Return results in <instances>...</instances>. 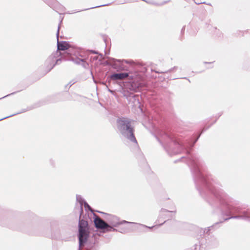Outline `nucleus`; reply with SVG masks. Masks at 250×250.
<instances>
[{"instance_id": "nucleus-1", "label": "nucleus", "mask_w": 250, "mask_h": 250, "mask_svg": "<svg viewBox=\"0 0 250 250\" xmlns=\"http://www.w3.org/2000/svg\"><path fill=\"white\" fill-rule=\"evenodd\" d=\"M209 205L216 211L228 216L224 221L237 219L250 222V208H246L239 201L229 195L211 175H209Z\"/></svg>"}, {"instance_id": "nucleus-2", "label": "nucleus", "mask_w": 250, "mask_h": 250, "mask_svg": "<svg viewBox=\"0 0 250 250\" xmlns=\"http://www.w3.org/2000/svg\"><path fill=\"white\" fill-rule=\"evenodd\" d=\"M110 77L112 80H123L128 78L130 81L126 83L122 90L123 96L127 99L129 97L135 98L136 96L133 95V93L140 90L146 85L142 77L138 72L134 74L126 72L114 73Z\"/></svg>"}, {"instance_id": "nucleus-3", "label": "nucleus", "mask_w": 250, "mask_h": 250, "mask_svg": "<svg viewBox=\"0 0 250 250\" xmlns=\"http://www.w3.org/2000/svg\"><path fill=\"white\" fill-rule=\"evenodd\" d=\"M117 128L122 136L138 147V144L134 135V128L131 125V120L125 117L118 118L116 121Z\"/></svg>"}, {"instance_id": "nucleus-4", "label": "nucleus", "mask_w": 250, "mask_h": 250, "mask_svg": "<svg viewBox=\"0 0 250 250\" xmlns=\"http://www.w3.org/2000/svg\"><path fill=\"white\" fill-rule=\"evenodd\" d=\"M97 212L101 213V214H105L106 216L105 217V219L107 220V221L108 222V224L112 226L113 227H117L118 226L124 224H136L135 223L133 222H128L125 220H123L122 221H120L119 218L114 215L110 214H107L106 213H104V212L102 211H98ZM138 225V229H139L140 230L146 231V229H151L155 226H153L151 227H148L146 225L142 224H137Z\"/></svg>"}, {"instance_id": "nucleus-5", "label": "nucleus", "mask_w": 250, "mask_h": 250, "mask_svg": "<svg viewBox=\"0 0 250 250\" xmlns=\"http://www.w3.org/2000/svg\"><path fill=\"white\" fill-rule=\"evenodd\" d=\"M82 213L81 212L79 220V233L78 238L79 241V248L78 250H81V247L84 245L87 241L88 236V222L84 219L81 218Z\"/></svg>"}, {"instance_id": "nucleus-6", "label": "nucleus", "mask_w": 250, "mask_h": 250, "mask_svg": "<svg viewBox=\"0 0 250 250\" xmlns=\"http://www.w3.org/2000/svg\"><path fill=\"white\" fill-rule=\"evenodd\" d=\"M61 53L58 50L51 54L45 60L44 64L45 69V74L48 73L56 64H59L63 60V55L60 58H57Z\"/></svg>"}, {"instance_id": "nucleus-7", "label": "nucleus", "mask_w": 250, "mask_h": 250, "mask_svg": "<svg viewBox=\"0 0 250 250\" xmlns=\"http://www.w3.org/2000/svg\"><path fill=\"white\" fill-rule=\"evenodd\" d=\"M126 63H133V62L131 61H128L125 60H118L114 58H112L110 60V65L112 67L116 69L117 71H124L126 70V66L124 64V62Z\"/></svg>"}, {"instance_id": "nucleus-8", "label": "nucleus", "mask_w": 250, "mask_h": 250, "mask_svg": "<svg viewBox=\"0 0 250 250\" xmlns=\"http://www.w3.org/2000/svg\"><path fill=\"white\" fill-rule=\"evenodd\" d=\"M176 211L175 210H171L169 211L165 208H162L160 211L159 215L158 217V221L160 222L161 220H166L164 222L158 226H156L157 227L162 225L164 223H165L167 220H168L169 219L173 218L174 216Z\"/></svg>"}, {"instance_id": "nucleus-9", "label": "nucleus", "mask_w": 250, "mask_h": 250, "mask_svg": "<svg viewBox=\"0 0 250 250\" xmlns=\"http://www.w3.org/2000/svg\"><path fill=\"white\" fill-rule=\"evenodd\" d=\"M49 7L54 10L60 13V12H64L65 7L60 4L56 0H43Z\"/></svg>"}, {"instance_id": "nucleus-10", "label": "nucleus", "mask_w": 250, "mask_h": 250, "mask_svg": "<svg viewBox=\"0 0 250 250\" xmlns=\"http://www.w3.org/2000/svg\"><path fill=\"white\" fill-rule=\"evenodd\" d=\"M62 21H61L60 23H61ZM60 24H59L58 27V30L57 32V50H62V51H65V53L68 54L69 52L70 51L69 47H70V44L67 43L66 42L62 41V42H59L58 39V37L59 35V30L60 28Z\"/></svg>"}, {"instance_id": "nucleus-11", "label": "nucleus", "mask_w": 250, "mask_h": 250, "mask_svg": "<svg viewBox=\"0 0 250 250\" xmlns=\"http://www.w3.org/2000/svg\"><path fill=\"white\" fill-rule=\"evenodd\" d=\"M94 222L96 228L104 230L107 226V223L105 222L100 217L93 213Z\"/></svg>"}, {"instance_id": "nucleus-12", "label": "nucleus", "mask_w": 250, "mask_h": 250, "mask_svg": "<svg viewBox=\"0 0 250 250\" xmlns=\"http://www.w3.org/2000/svg\"><path fill=\"white\" fill-rule=\"evenodd\" d=\"M37 106H28L26 108H23L22 109H21V111L17 112V113H15L13 114H12V115H9V116H7L6 117H3L1 119H0V121H2V120H3L5 119H7V118H8L9 117H12V116H14L15 115H18V114H21V113H24L27 111H29V110H31L36 107H37Z\"/></svg>"}, {"instance_id": "nucleus-13", "label": "nucleus", "mask_w": 250, "mask_h": 250, "mask_svg": "<svg viewBox=\"0 0 250 250\" xmlns=\"http://www.w3.org/2000/svg\"><path fill=\"white\" fill-rule=\"evenodd\" d=\"M84 59H80L79 58H74L70 56V57H66L65 55H63V60H70L74 62L76 64H81L82 62H83Z\"/></svg>"}, {"instance_id": "nucleus-14", "label": "nucleus", "mask_w": 250, "mask_h": 250, "mask_svg": "<svg viewBox=\"0 0 250 250\" xmlns=\"http://www.w3.org/2000/svg\"><path fill=\"white\" fill-rule=\"evenodd\" d=\"M76 201L80 205L81 212L82 213L83 212V205L84 204V203L85 201H84L83 198L82 197V196L80 195H76Z\"/></svg>"}, {"instance_id": "nucleus-15", "label": "nucleus", "mask_w": 250, "mask_h": 250, "mask_svg": "<svg viewBox=\"0 0 250 250\" xmlns=\"http://www.w3.org/2000/svg\"><path fill=\"white\" fill-rule=\"evenodd\" d=\"M222 222L215 223L212 226L208 227V229H205L204 230V233H205L206 231H207V233H208V231H211L214 229L219 228L220 227V224Z\"/></svg>"}, {"instance_id": "nucleus-16", "label": "nucleus", "mask_w": 250, "mask_h": 250, "mask_svg": "<svg viewBox=\"0 0 250 250\" xmlns=\"http://www.w3.org/2000/svg\"><path fill=\"white\" fill-rule=\"evenodd\" d=\"M114 227H113L111 225L107 223V227L104 229L103 232H110V231H117L118 229H115L114 228Z\"/></svg>"}, {"instance_id": "nucleus-17", "label": "nucleus", "mask_w": 250, "mask_h": 250, "mask_svg": "<svg viewBox=\"0 0 250 250\" xmlns=\"http://www.w3.org/2000/svg\"><path fill=\"white\" fill-rule=\"evenodd\" d=\"M109 5V4H103V5H98V6H94V7H93L87 8V9H84V10H80V11H83L87 10H88V9L95 8H98V7H102V6H107V5ZM78 12H80V11H74L72 13H77Z\"/></svg>"}, {"instance_id": "nucleus-18", "label": "nucleus", "mask_w": 250, "mask_h": 250, "mask_svg": "<svg viewBox=\"0 0 250 250\" xmlns=\"http://www.w3.org/2000/svg\"><path fill=\"white\" fill-rule=\"evenodd\" d=\"M83 205L86 210L88 209L91 212L93 213L94 210L91 208V207L88 204V203L86 202H84Z\"/></svg>"}, {"instance_id": "nucleus-19", "label": "nucleus", "mask_w": 250, "mask_h": 250, "mask_svg": "<svg viewBox=\"0 0 250 250\" xmlns=\"http://www.w3.org/2000/svg\"><path fill=\"white\" fill-rule=\"evenodd\" d=\"M177 66H174V67L169 69L167 71H166V72H159V71H155L156 73H170L172 71L174 70H176L177 69Z\"/></svg>"}, {"instance_id": "nucleus-20", "label": "nucleus", "mask_w": 250, "mask_h": 250, "mask_svg": "<svg viewBox=\"0 0 250 250\" xmlns=\"http://www.w3.org/2000/svg\"><path fill=\"white\" fill-rule=\"evenodd\" d=\"M81 64L85 68H87L89 66V64L86 62L85 59H83V62H82Z\"/></svg>"}, {"instance_id": "nucleus-21", "label": "nucleus", "mask_w": 250, "mask_h": 250, "mask_svg": "<svg viewBox=\"0 0 250 250\" xmlns=\"http://www.w3.org/2000/svg\"><path fill=\"white\" fill-rule=\"evenodd\" d=\"M50 165L53 167H55L56 163L54 160L53 159H50L49 160Z\"/></svg>"}, {"instance_id": "nucleus-22", "label": "nucleus", "mask_w": 250, "mask_h": 250, "mask_svg": "<svg viewBox=\"0 0 250 250\" xmlns=\"http://www.w3.org/2000/svg\"><path fill=\"white\" fill-rule=\"evenodd\" d=\"M117 231H119L122 233H125L128 232L127 229L125 228H122L120 229H118Z\"/></svg>"}, {"instance_id": "nucleus-23", "label": "nucleus", "mask_w": 250, "mask_h": 250, "mask_svg": "<svg viewBox=\"0 0 250 250\" xmlns=\"http://www.w3.org/2000/svg\"><path fill=\"white\" fill-rule=\"evenodd\" d=\"M16 92H12V93H10V94H8V95H6V96H4V97L0 98V99H3V98H4L7 97H8V96H10V95H13V94H15Z\"/></svg>"}, {"instance_id": "nucleus-24", "label": "nucleus", "mask_w": 250, "mask_h": 250, "mask_svg": "<svg viewBox=\"0 0 250 250\" xmlns=\"http://www.w3.org/2000/svg\"><path fill=\"white\" fill-rule=\"evenodd\" d=\"M198 246L197 245H195L194 246V248H190L188 249V250H197Z\"/></svg>"}, {"instance_id": "nucleus-25", "label": "nucleus", "mask_w": 250, "mask_h": 250, "mask_svg": "<svg viewBox=\"0 0 250 250\" xmlns=\"http://www.w3.org/2000/svg\"><path fill=\"white\" fill-rule=\"evenodd\" d=\"M88 51L92 54H98V52L95 50H89Z\"/></svg>"}, {"instance_id": "nucleus-26", "label": "nucleus", "mask_w": 250, "mask_h": 250, "mask_svg": "<svg viewBox=\"0 0 250 250\" xmlns=\"http://www.w3.org/2000/svg\"><path fill=\"white\" fill-rule=\"evenodd\" d=\"M130 1H131L129 0H124L123 1H121L120 3L121 4H123V3H127V2H130Z\"/></svg>"}, {"instance_id": "nucleus-27", "label": "nucleus", "mask_w": 250, "mask_h": 250, "mask_svg": "<svg viewBox=\"0 0 250 250\" xmlns=\"http://www.w3.org/2000/svg\"><path fill=\"white\" fill-rule=\"evenodd\" d=\"M195 3L196 4H200L201 3H205V2H196L195 1Z\"/></svg>"}, {"instance_id": "nucleus-28", "label": "nucleus", "mask_w": 250, "mask_h": 250, "mask_svg": "<svg viewBox=\"0 0 250 250\" xmlns=\"http://www.w3.org/2000/svg\"><path fill=\"white\" fill-rule=\"evenodd\" d=\"M107 90L112 94H113L114 93V91L113 90H112L108 88H107Z\"/></svg>"}, {"instance_id": "nucleus-29", "label": "nucleus", "mask_w": 250, "mask_h": 250, "mask_svg": "<svg viewBox=\"0 0 250 250\" xmlns=\"http://www.w3.org/2000/svg\"><path fill=\"white\" fill-rule=\"evenodd\" d=\"M92 78H93V79L94 82L95 83H97V82L95 80V79H94V76H92Z\"/></svg>"}, {"instance_id": "nucleus-30", "label": "nucleus", "mask_w": 250, "mask_h": 250, "mask_svg": "<svg viewBox=\"0 0 250 250\" xmlns=\"http://www.w3.org/2000/svg\"><path fill=\"white\" fill-rule=\"evenodd\" d=\"M185 29V26H184L182 29V31H183V30H184Z\"/></svg>"}, {"instance_id": "nucleus-31", "label": "nucleus", "mask_w": 250, "mask_h": 250, "mask_svg": "<svg viewBox=\"0 0 250 250\" xmlns=\"http://www.w3.org/2000/svg\"><path fill=\"white\" fill-rule=\"evenodd\" d=\"M169 1V0H168V1H165V2H164L162 4H165V3H166L167 2H168V1Z\"/></svg>"}, {"instance_id": "nucleus-32", "label": "nucleus", "mask_w": 250, "mask_h": 250, "mask_svg": "<svg viewBox=\"0 0 250 250\" xmlns=\"http://www.w3.org/2000/svg\"><path fill=\"white\" fill-rule=\"evenodd\" d=\"M97 59H98V57L97 56H96V57H94V59H95V60H97Z\"/></svg>"}, {"instance_id": "nucleus-33", "label": "nucleus", "mask_w": 250, "mask_h": 250, "mask_svg": "<svg viewBox=\"0 0 250 250\" xmlns=\"http://www.w3.org/2000/svg\"><path fill=\"white\" fill-rule=\"evenodd\" d=\"M183 79H187L190 82V80L189 79H187L186 77L183 78Z\"/></svg>"}, {"instance_id": "nucleus-34", "label": "nucleus", "mask_w": 250, "mask_h": 250, "mask_svg": "<svg viewBox=\"0 0 250 250\" xmlns=\"http://www.w3.org/2000/svg\"><path fill=\"white\" fill-rule=\"evenodd\" d=\"M221 115H222L221 113L219 114L218 116V118H219L220 116H221Z\"/></svg>"}, {"instance_id": "nucleus-35", "label": "nucleus", "mask_w": 250, "mask_h": 250, "mask_svg": "<svg viewBox=\"0 0 250 250\" xmlns=\"http://www.w3.org/2000/svg\"><path fill=\"white\" fill-rule=\"evenodd\" d=\"M143 0V1H145L147 3H150V2L147 1H146V0Z\"/></svg>"}, {"instance_id": "nucleus-36", "label": "nucleus", "mask_w": 250, "mask_h": 250, "mask_svg": "<svg viewBox=\"0 0 250 250\" xmlns=\"http://www.w3.org/2000/svg\"><path fill=\"white\" fill-rule=\"evenodd\" d=\"M181 159H186V158H185V157H182L181 158Z\"/></svg>"}, {"instance_id": "nucleus-37", "label": "nucleus", "mask_w": 250, "mask_h": 250, "mask_svg": "<svg viewBox=\"0 0 250 250\" xmlns=\"http://www.w3.org/2000/svg\"><path fill=\"white\" fill-rule=\"evenodd\" d=\"M205 63H210V62H204Z\"/></svg>"}, {"instance_id": "nucleus-38", "label": "nucleus", "mask_w": 250, "mask_h": 250, "mask_svg": "<svg viewBox=\"0 0 250 250\" xmlns=\"http://www.w3.org/2000/svg\"><path fill=\"white\" fill-rule=\"evenodd\" d=\"M206 129H207V128H206V129H204L202 131V132L204 131L205 130H206Z\"/></svg>"}, {"instance_id": "nucleus-39", "label": "nucleus", "mask_w": 250, "mask_h": 250, "mask_svg": "<svg viewBox=\"0 0 250 250\" xmlns=\"http://www.w3.org/2000/svg\"><path fill=\"white\" fill-rule=\"evenodd\" d=\"M103 83V84H105V85L106 86V87H107V86L106 85V84H105V83Z\"/></svg>"}, {"instance_id": "nucleus-40", "label": "nucleus", "mask_w": 250, "mask_h": 250, "mask_svg": "<svg viewBox=\"0 0 250 250\" xmlns=\"http://www.w3.org/2000/svg\"><path fill=\"white\" fill-rule=\"evenodd\" d=\"M207 4H208V5H210V3H207Z\"/></svg>"}]
</instances>
